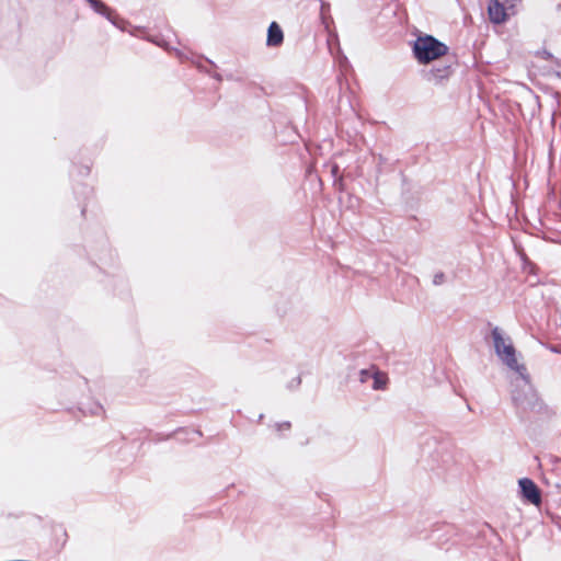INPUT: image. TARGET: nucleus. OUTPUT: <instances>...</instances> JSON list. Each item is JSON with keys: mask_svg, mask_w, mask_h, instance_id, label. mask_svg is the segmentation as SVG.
<instances>
[{"mask_svg": "<svg viewBox=\"0 0 561 561\" xmlns=\"http://www.w3.org/2000/svg\"><path fill=\"white\" fill-rule=\"evenodd\" d=\"M448 47L431 35H422L416 38L413 45L415 58L421 64H428L446 55Z\"/></svg>", "mask_w": 561, "mask_h": 561, "instance_id": "nucleus-1", "label": "nucleus"}, {"mask_svg": "<svg viewBox=\"0 0 561 561\" xmlns=\"http://www.w3.org/2000/svg\"><path fill=\"white\" fill-rule=\"evenodd\" d=\"M494 347L501 360L512 370L519 373L522 376L525 370L524 366L518 363L516 352L512 343L505 339L500 330L495 329L492 332Z\"/></svg>", "mask_w": 561, "mask_h": 561, "instance_id": "nucleus-2", "label": "nucleus"}, {"mask_svg": "<svg viewBox=\"0 0 561 561\" xmlns=\"http://www.w3.org/2000/svg\"><path fill=\"white\" fill-rule=\"evenodd\" d=\"M522 496L529 503L539 506L541 503V493L535 482L528 478L519 479Z\"/></svg>", "mask_w": 561, "mask_h": 561, "instance_id": "nucleus-3", "label": "nucleus"}, {"mask_svg": "<svg viewBox=\"0 0 561 561\" xmlns=\"http://www.w3.org/2000/svg\"><path fill=\"white\" fill-rule=\"evenodd\" d=\"M488 15L492 23L503 24L512 15L507 7L500 2V0H489Z\"/></svg>", "mask_w": 561, "mask_h": 561, "instance_id": "nucleus-4", "label": "nucleus"}, {"mask_svg": "<svg viewBox=\"0 0 561 561\" xmlns=\"http://www.w3.org/2000/svg\"><path fill=\"white\" fill-rule=\"evenodd\" d=\"M283 42V32L277 23L273 22L268 27L267 44L270 46H277Z\"/></svg>", "mask_w": 561, "mask_h": 561, "instance_id": "nucleus-5", "label": "nucleus"}, {"mask_svg": "<svg viewBox=\"0 0 561 561\" xmlns=\"http://www.w3.org/2000/svg\"><path fill=\"white\" fill-rule=\"evenodd\" d=\"M371 379H373V388L378 390V389H383L386 383H387V376L383 374V373H380V371H374L371 373Z\"/></svg>", "mask_w": 561, "mask_h": 561, "instance_id": "nucleus-6", "label": "nucleus"}, {"mask_svg": "<svg viewBox=\"0 0 561 561\" xmlns=\"http://www.w3.org/2000/svg\"><path fill=\"white\" fill-rule=\"evenodd\" d=\"M504 2L511 14L515 15L517 13V7L522 2V0H504Z\"/></svg>", "mask_w": 561, "mask_h": 561, "instance_id": "nucleus-7", "label": "nucleus"}, {"mask_svg": "<svg viewBox=\"0 0 561 561\" xmlns=\"http://www.w3.org/2000/svg\"><path fill=\"white\" fill-rule=\"evenodd\" d=\"M91 5L100 13H105V7L100 0H88Z\"/></svg>", "mask_w": 561, "mask_h": 561, "instance_id": "nucleus-8", "label": "nucleus"}, {"mask_svg": "<svg viewBox=\"0 0 561 561\" xmlns=\"http://www.w3.org/2000/svg\"><path fill=\"white\" fill-rule=\"evenodd\" d=\"M371 373H373V370H362L360 371V381L367 382L369 379H371Z\"/></svg>", "mask_w": 561, "mask_h": 561, "instance_id": "nucleus-9", "label": "nucleus"}]
</instances>
